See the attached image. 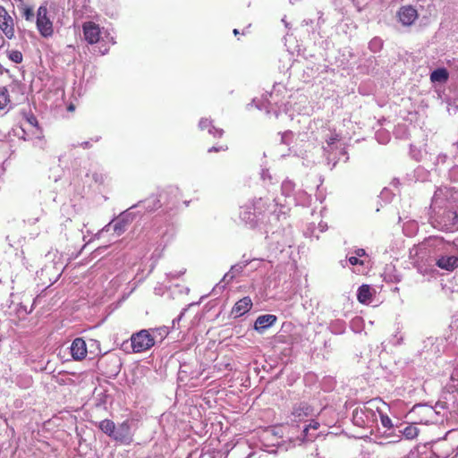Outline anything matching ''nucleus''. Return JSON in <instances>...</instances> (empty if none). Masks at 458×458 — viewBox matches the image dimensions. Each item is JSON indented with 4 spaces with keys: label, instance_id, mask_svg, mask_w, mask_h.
I'll use <instances>...</instances> for the list:
<instances>
[{
    "label": "nucleus",
    "instance_id": "7",
    "mask_svg": "<svg viewBox=\"0 0 458 458\" xmlns=\"http://www.w3.org/2000/svg\"><path fill=\"white\" fill-rule=\"evenodd\" d=\"M71 354L74 360H82L86 358L88 351L87 344L83 338H75L71 345Z\"/></svg>",
    "mask_w": 458,
    "mask_h": 458
},
{
    "label": "nucleus",
    "instance_id": "8",
    "mask_svg": "<svg viewBox=\"0 0 458 458\" xmlns=\"http://www.w3.org/2000/svg\"><path fill=\"white\" fill-rule=\"evenodd\" d=\"M454 452V447L447 438L436 442L433 445V453L437 458H449Z\"/></svg>",
    "mask_w": 458,
    "mask_h": 458
},
{
    "label": "nucleus",
    "instance_id": "20",
    "mask_svg": "<svg viewBox=\"0 0 458 458\" xmlns=\"http://www.w3.org/2000/svg\"><path fill=\"white\" fill-rule=\"evenodd\" d=\"M8 58L15 64H21L23 60V56L19 50H9L7 51Z\"/></svg>",
    "mask_w": 458,
    "mask_h": 458
},
{
    "label": "nucleus",
    "instance_id": "17",
    "mask_svg": "<svg viewBox=\"0 0 458 458\" xmlns=\"http://www.w3.org/2000/svg\"><path fill=\"white\" fill-rule=\"evenodd\" d=\"M10 97L5 87H0V110L4 109L10 104Z\"/></svg>",
    "mask_w": 458,
    "mask_h": 458
},
{
    "label": "nucleus",
    "instance_id": "12",
    "mask_svg": "<svg viewBox=\"0 0 458 458\" xmlns=\"http://www.w3.org/2000/svg\"><path fill=\"white\" fill-rule=\"evenodd\" d=\"M312 411L313 410L310 405L307 403H301L299 406L293 409V416L296 421H301L304 418L310 416Z\"/></svg>",
    "mask_w": 458,
    "mask_h": 458
},
{
    "label": "nucleus",
    "instance_id": "31",
    "mask_svg": "<svg viewBox=\"0 0 458 458\" xmlns=\"http://www.w3.org/2000/svg\"><path fill=\"white\" fill-rule=\"evenodd\" d=\"M73 108H74V107H73V106H72V105L68 107V109H69V110H73Z\"/></svg>",
    "mask_w": 458,
    "mask_h": 458
},
{
    "label": "nucleus",
    "instance_id": "24",
    "mask_svg": "<svg viewBox=\"0 0 458 458\" xmlns=\"http://www.w3.org/2000/svg\"><path fill=\"white\" fill-rule=\"evenodd\" d=\"M348 260H349L350 264L352 266H356V265L363 266L364 265V261L359 259V258L356 256L350 257Z\"/></svg>",
    "mask_w": 458,
    "mask_h": 458
},
{
    "label": "nucleus",
    "instance_id": "18",
    "mask_svg": "<svg viewBox=\"0 0 458 458\" xmlns=\"http://www.w3.org/2000/svg\"><path fill=\"white\" fill-rule=\"evenodd\" d=\"M20 10H21V16L26 21H33L35 15H34V11H33L32 7L25 5V4H21L20 6Z\"/></svg>",
    "mask_w": 458,
    "mask_h": 458
},
{
    "label": "nucleus",
    "instance_id": "16",
    "mask_svg": "<svg viewBox=\"0 0 458 458\" xmlns=\"http://www.w3.org/2000/svg\"><path fill=\"white\" fill-rule=\"evenodd\" d=\"M98 427L105 434L110 437H113L115 430V424L113 420L107 419L103 420L99 422Z\"/></svg>",
    "mask_w": 458,
    "mask_h": 458
},
{
    "label": "nucleus",
    "instance_id": "23",
    "mask_svg": "<svg viewBox=\"0 0 458 458\" xmlns=\"http://www.w3.org/2000/svg\"><path fill=\"white\" fill-rule=\"evenodd\" d=\"M227 149H228V147L226 144H220L217 146H213L212 148H208V152L226 151Z\"/></svg>",
    "mask_w": 458,
    "mask_h": 458
},
{
    "label": "nucleus",
    "instance_id": "10",
    "mask_svg": "<svg viewBox=\"0 0 458 458\" xmlns=\"http://www.w3.org/2000/svg\"><path fill=\"white\" fill-rule=\"evenodd\" d=\"M252 307V301L249 296L239 300L232 309V314L234 317H241L247 313Z\"/></svg>",
    "mask_w": 458,
    "mask_h": 458
},
{
    "label": "nucleus",
    "instance_id": "3",
    "mask_svg": "<svg viewBox=\"0 0 458 458\" xmlns=\"http://www.w3.org/2000/svg\"><path fill=\"white\" fill-rule=\"evenodd\" d=\"M112 438L123 445H131L132 443L133 434L131 433L129 420H124L117 428L115 427Z\"/></svg>",
    "mask_w": 458,
    "mask_h": 458
},
{
    "label": "nucleus",
    "instance_id": "14",
    "mask_svg": "<svg viewBox=\"0 0 458 458\" xmlns=\"http://www.w3.org/2000/svg\"><path fill=\"white\" fill-rule=\"evenodd\" d=\"M449 73L445 68H438L433 71L430 74V81L432 82L445 83L448 81Z\"/></svg>",
    "mask_w": 458,
    "mask_h": 458
},
{
    "label": "nucleus",
    "instance_id": "19",
    "mask_svg": "<svg viewBox=\"0 0 458 458\" xmlns=\"http://www.w3.org/2000/svg\"><path fill=\"white\" fill-rule=\"evenodd\" d=\"M403 434L407 439H413L418 436L419 430L414 425H408L403 428Z\"/></svg>",
    "mask_w": 458,
    "mask_h": 458
},
{
    "label": "nucleus",
    "instance_id": "9",
    "mask_svg": "<svg viewBox=\"0 0 458 458\" xmlns=\"http://www.w3.org/2000/svg\"><path fill=\"white\" fill-rule=\"evenodd\" d=\"M277 320L276 316L272 314L261 315L257 318L254 323V329L258 332H263L271 326H273Z\"/></svg>",
    "mask_w": 458,
    "mask_h": 458
},
{
    "label": "nucleus",
    "instance_id": "29",
    "mask_svg": "<svg viewBox=\"0 0 458 458\" xmlns=\"http://www.w3.org/2000/svg\"><path fill=\"white\" fill-rule=\"evenodd\" d=\"M453 224L455 225L458 223V213L457 212H451Z\"/></svg>",
    "mask_w": 458,
    "mask_h": 458
},
{
    "label": "nucleus",
    "instance_id": "15",
    "mask_svg": "<svg viewBox=\"0 0 458 458\" xmlns=\"http://www.w3.org/2000/svg\"><path fill=\"white\" fill-rule=\"evenodd\" d=\"M372 297L370 286L368 284H362L358 290L357 299L362 303H368Z\"/></svg>",
    "mask_w": 458,
    "mask_h": 458
},
{
    "label": "nucleus",
    "instance_id": "1",
    "mask_svg": "<svg viewBox=\"0 0 458 458\" xmlns=\"http://www.w3.org/2000/svg\"><path fill=\"white\" fill-rule=\"evenodd\" d=\"M130 340L133 353L146 352L155 345V338L147 329L132 334Z\"/></svg>",
    "mask_w": 458,
    "mask_h": 458
},
{
    "label": "nucleus",
    "instance_id": "30",
    "mask_svg": "<svg viewBox=\"0 0 458 458\" xmlns=\"http://www.w3.org/2000/svg\"><path fill=\"white\" fill-rule=\"evenodd\" d=\"M233 33L235 36H237V35L239 34V30H238L237 29H234V30H233Z\"/></svg>",
    "mask_w": 458,
    "mask_h": 458
},
{
    "label": "nucleus",
    "instance_id": "21",
    "mask_svg": "<svg viewBox=\"0 0 458 458\" xmlns=\"http://www.w3.org/2000/svg\"><path fill=\"white\" fill-rule=\"evenodd\" d=\"M319 423L318 421H311L308 426L305 427V428L303 429V438L306 439V440H312V438H314L313 437H310L308 436V433H309V430L310 428L312 429H315L317 430L318 428H319Z\"/></svg>",
    "mask_w": 458,
    "mask_h": 458
},
{
    "label": "nucleus",
    "instance_id": "5",
    "mask_svg": "<svg viewBox=\"0 0 458 458\" xmlns=\"http://www.w3.org/2000/svg\"><path fill=\"white\" fill-rule=\"evenodd\" d=\"M82 30L84 38L89 44L93 45L99 41L101 31L97 23L93 21H86L82 25Z\"/></svg>",
    "mask_w": 458,
    "mask_h": 458
},
{
    "label": "nucleus",
    "instance_id": "26",
    "mask_svg": "<svg viewBox=\"0 0 458 458\" xmlns=\"http://www.w3.org/2000/svg\"><path fill=\"white\" fill-rule=\"evenodd\" d=\"M420 411L422 413L429 414L431 416L434 414V411L432 410V408H429V407H420L419 412H420Z\"/></svg>",
    "mask_w": 458,
    "mask_h": 458
},
{
    "label": "nucleus",
    "instance_id": "4",
    "mask_svg": "<svg viewBox=\"0 0 458 458\" xmlns=\"http://www.w3.org/2000/svg\"><path fill=\"white\" fill-rule=\"evenodd\" d=\"M0 30L9 39H12L15 35L14 20L2 5H0Z\"/></svg>",
    "mask_w": 458,
    "mask_h": 458
},
{
    "label": "nucleus",
    "instance_id": "6",
    "mask_svg": "<svg viewBox=\"0 0 458 458\" xmlns=\"http://www.w3.org/2000/svg\"><path fill=\"white\" fill-rule=\"evenodd\" d=\"M397 16L403 25L410 26L418 19V12L411 5H404L399 9Z\"/></svg>",
    "mask_w": 458,
    "mask_h": 458
},
{
    "label": "nucleus",
    "instance_id": "2",
    "mask_svg": "<svg viewBox=\"0 0 458 458\" xmlns=\"http://www.w3.org/2000/svg\"><path fill=\"white\" fill-rule=\"evenodd\" d=\"M36 24L39 34L43 38H49L53 36V22L48 16L47 8L46 5H41L38 9Z\"/></svg>",
    "mask_w": 458,
    "mask_h": 458
},
{
    "label": "nucleus",
    "instance_id": "27",
    "mask_svg": "<svg viewBox=\"0 0 458 458\" xmlns=\"http://www.w3.org/2000/svg\"><path fill=\"white\" fill-rule=\"evenodd\" d=\"M27 120H28V123L30 124H31L32 126L38 125V121L34 115H30V117L27 118Z\"/></svg>",
    "mask_w": 458,
    "mask_h": 458
},
{
    "label": "nucleus",
    "instance_id": "11",
    "mask_svg": "<svg viewBox=\"0 0 458 458\" xmlns=\"http://www.w3.org/2000/svg\"><path fill=\"white\" fill-rule=\"evenodd\" d=\"M436 265L442 269L453 271L458 267V258L455 256H442L437 260Z\"/></svg>",
    "mask_w": 458,
    "mask_h": 458
},
{
    "label": "nucleus",
    "instance_id": "22",
    "mask_svg": "<svg viewBox=\"0 0 458 458\" xmlns=\"http://www.w3.org/2000/svg\"><path fill=\"white\" fill-rule=\"evenodd\" d=\"M379 415H380L381 423L385 428H390L393 427L392 420L386 414H384L379 411Z\"/></svg>",
    "mask_w": 458,
    "mask_h": 458
},
{
    "label": "nucleus",
    "instance_id": "25",
    "mask_svg": "<svg viewBox=\"0 0 458 458\" xmlns=\"http://www.w3.org/2000/svg\"><path fill=\"white\" fill-rule=\"evenodd\" d=\"M368 403L375 407L377 411L379 410V407L377 405L378 403L385 404V403H383L380 399L370 400Z\"/></svg>",
    "mask_w": 458,
    "mask_h": 458
},
{
    "label": "nucleus",
    "instance_id": "28",
    "mask_svg": "<svg viewBox=\"0 0 458 458\" xmlns=\"http://www.w3.org/2000/svg\"><path fill=\"white\" fill-rule=\"evenodd\" d=\"M355 255L356 257H363L366 255V251L364 249H357L355 251Z\"/></svg>",
    "mask_w": 458,
    "mask_h": 458
},
{
    "label": "nucleus",
    "instance_id": "13",
    "mask_svg": "<svg viewBox=\"0 0 458 458\" xmlns=\"http://www.w3.org/2000/svg\"><path fill=\"white\" fill-rule=\"evenodd\" d=\"M199 126L201 130H208L209 133H212L215 138H221L224 134L222 129H216L211 124V121L208 118H202L199 121Z\"/></svg>",
    "mask_w": 458,
    "mask_h": 458
}]
</instances>
